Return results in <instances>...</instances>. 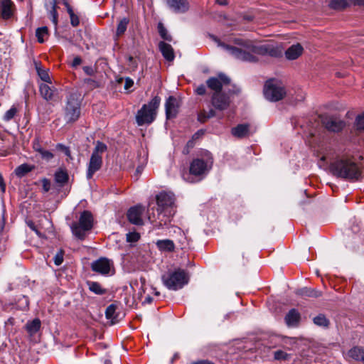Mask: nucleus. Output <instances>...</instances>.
<instances>
[{
	"label": "nucleus",
	"instance_id": "e433bc0d",
	"mask_svg": "<svg viewBox=\"0 0 364 364\" xmlns=\"http://www.w3.org/2000/svg\"><path fill=\"white\" fill-rule=\"evenodd\" d=\"M314 323L318 326L327 327L329 324V321L323 314H319L314 318Z\"/></svg>",
	"mask_w": 364,
	"mask_h": 364
},
{
	"label": "nucleus",
	"instance_id": "69168bd1",
	"mask_svg": "<svg viewBox=\"0 0 364 364\" xmlns=\"http://www.w3.org/2000/svg\"><path fill=\"white\" fill-rule=\"evenodd\" d=\"M145 301L147 303H151L152 301V298L151 296H147L145 299Z\"/></svg>",
	"mask_w": 364,
	"mask_h": 364
},
{
	"label": "nucleus",
	"instance_id": "bb28decb",
	"mask_svg": "<svg viewBox=\"0 0 364 364\" xmlns=\"http://www.w3.org/2000/svg\"><path fill=\"white\" fill-rule=\"evenodd\" d=\"M55 183H58L60 186H64L68 181V174L65 169H58L54 175Z\"/></svg>",
	"mask_w": 364,
	"mask_h": 364
},
{
	"label": "nucleus",
	"instance_id": "5fc2aeb1",
	"mask_svg": "<svg viewBox=\"0 0 364 364\" xmlns=\"http://www.w3.org/2000/svg\"><path fill=\"white\" fill-rule=\"evenodd\" d=\"M81 63H82V59L80 58V57L77 56V57L74 58V59L71 63V65H72V67L75 68L77 65H80Z\"/></svg>",
	"mask_w": 364,
	"mask_h": 364
},
{
	"label": "nucleus",
	"instance_id": "f03ea898",
	"mask_svg": "<svg viewBox=\"0 0 364 364\" xmlns=\"http://www.w3.org/2000/svg\"><path fill=\"white\" fill-rule=\"evenodd\" d=\"M174 200V196L171 193L161 192L156 196L157 220L154 215H149L148 216L149 220L154 224L155 228H162L171 222V218L175 214Z\"/></svg>",
	"mask_w": 364,
	"mask_h": 364
},
{
	"label": "nucleus",
	"instance_id": "0e129e2a",
	"mask_svg": "<svg viewBox=\"0 0 364 364\" xmlns=\"http://www.w3.org/2000/svg\"><path fill=\"white\" fill-rule=\"evenodd\" d=\"M33 148H34L35 151H36L37 152H38V149H42L38 143L35 144L33 145Z\"/></svg>",
	"mask_w": 364,
	"mask_h": 364
},
{
	"label": "nucleus",
	"instance_id": "680f3d73",
	"mask_svg": "<svg viewBox=\"0 0 364 364\" xmlns=\"http://www.w3.org/2000/svg\"><path fill=\"white\" fill-rule=\"evenodd\" d=\"M229 0H216V2L222 6H225L228 4Z\"/></svg>",
	"mask_w": 364,
	"mask_h": 364
},
{
	"label": "nucleus",
	"instance_id": "c85d7f7f",
	"mask_svg": "<svg viewBox=\"0 0 364 364\" xmlns=\"http://www.w3.org/2000/svg\"><path fill=\"white\" fill-rule=\"evenodd\" d=\"M33 168V166L29 165L28 164H23L16 168L14 173L18 177L21 178L26 175L28 173L31 172Z\"/></svg>",
	"mask_w": 364,
	"mask_h": 364
},
{
	"label": "nucleus",
	"instance_id": "f704fd0d",
	"mask_svg": "<svg viewBox=\"0 0 364 364\" xmlns=\"http://www.w3.org/2000/svg\"><path fill=\"white\" fill-rule=\"evenodd\" d=\"M158 31L161 38L164 41L171 42L173 41L171 35L168 33V30L164 26V24H159Z\"/></svg>",
	"mask_w": 364,
	"mask_h": 364
},
{
	"label": "nucleus",
	"instance_id": "a18cd8bd",
	"mask_svg": "<svg viewBox=\"0 0 364 364\" xmlns=\"http://www.w3.org/2000/svg\"><path fill=\"white\" fill-rule=\"evenodd\" d=\"M63 255L64 252L63 250H60L57 252V254L54 257V263L55 265L59 266L63 262Z\"/></svg>",
	"mask_w": 364,
	"mask_h": 364
},
{
	"label": "nucleus",
	"instance_id": "13d9d810",
	"mask_svg": "<svg viewBox=\"0 0 364 364\" xmlns=\"http://www.w3.org/2000/svg\"><path fill=\"white\" fill-rule=\"evenodd\" d=\"M192 364H214V363L209 360H201L193 362Z\"/></svg>",
	"mask_w": 364,
	"mask_h": 364
},
{
	"label": "nucleus",
	"instance_id": "603ef678",
	"mask_svg": "<svg viewBox=\"0 0 364 364\" xmlns=\"http://www.w3.org/2000/svg\"><path fill=\"white\" fill-rule=\"evenodd\" d=\"M329 159V154L328 153H323V155L321 156L320 161H319V166H324L326 161Z\"/></svg>",
	"mask_w": 364,
	"mask_h": 364
},
{
	"label": "nucleus",
	"instance_id": "6e6552de",
	"mask_svg": "<svg viewBox=\"0 0 364 364\" xmlns=\"http://www.w3.org/2000/svg\"><path fill=\"white\" fill-rule=\"evenodd\" d=\"M263 92L265 98L272 102L281 100L286 95L283 83L276 79L267 80L264 85Z\"/></svg>",
	"mask_w": 364,
	"mask_h": 364
},
{
	"label": "nucleus",
	"instance_id": "f8f14e48",
	"mask_svg": "<svg viewBox=\"0 0 364 364\" xmlns=\"http://www.w3.org/2000/svg\"><path fill=\"white\" fill-rule=\"evenodd\" d=\"M230 82V78L223 73H220L218 77H210L206 84L208 88L214 92H220L223 85H228Z\"/></svg>",
	"mask_w": 364,
	"mask_h": 364
},
{
	"label": "nucleus",
	"instance_id": "c9c22d12",
	"mask_svg": "<svg viewBox=\"0 0 364 364\" xmlns=\"http://www.w3.org/2000/svg\"><path fill=\"white\" fill-rule=\"evenodd\" d=\"M63 4L66 8V10L70 18V23H80V19L78 16L74 13V11L71 6L68 4L66 0H63Z\"/></svg>",
	"mask_w": 364,
	"mask_h": 364
},
{
	"label": "nucleus",
	"instance_id": "c756f323",
	"mask_svg": "<svg viewBox=\"0 0 364 364\" xmlns=\"http://www.w3.org/2000/svg\"><path fill=\"white\" fill-rule=\"evenodd\" d=\"M41 324V321L38 318H35L26 323V328L30 334L33 335L38 331Z\"/></svg>",
	"mask_w": 364,
	"mask_h": 364
},
{
	"label": "nucleus",
	"instance_id": "37998d69",
	"mask_svg": "<svg viewBox=\"0 0 364 364\" xmlns=\"http://www.w3.org/2000/svg\"><path fill=\"white\" fill-rule=\"evenodd\" d=\"M38 152L41 154L42 159L50 161L54 157V155L53 153H51L50 151L46 150L44 149H38Z\"/></svg>",
	"mask_w": 364,
	"mask_h": 364
},
{
	"label": "nucleus",
	"instance_id": "473e14b6",
	"mask_svg": "<svg viewBox=\"0 0 364 364\" xmlns=\"http://www.w3.org/2000/svg\"><path fill=\"white\" fill-rule=\"evenodd\" d=\"M89 289L96 294L102 295L105 293L106 290L96 282H88Z\"/></svg>",
	"mask_w": 364,
	"mask_h": 364
},
{
	"label": "nucleus",
	"instance_id": "ddd939ff",
	"mask_svg": "<svg viewBox=\"0 0 364 364\" xmlns=\"http://www.w3.org/2000/svg\"><path fill=\"white\" fill-rule=\"evenodd\" d=\"M144 211L145 208L140 205L131 207L127 214L128 220L134 225H142L144 224L142 215Z\"/></svg>",
	"mask_w": 364,
	"mask_h": 364
},
{
	"label": "nucleus",
	"instance_id": "bf43d9fd",
	"mask_svg": "<svg viewBox=\"0 0 364 364\" xmlns=\"http://www.w3.org/2000/svg\"><path fill=\"white\" fill-rule=\"evenodd\" d=\"M28 226L34 232H36L37 234H38V231L37 230L34 223L32 221L27 222Z\"/></svg>",
	"mask_w": 364,
	"mask_h": 364
},
{
	"label": "nucleus",
	"instance_id": "a211bd4d",
	"mask_svg": "<svg viewBox=\"0 0 364 364\" xmlns=\"http://www.w3.org/2000/svg\"><path fill=\"white\" fill-rule=\"evenodd\" d=\"M168 7L176 13H184L189 9L187 0H166Z\"/></svg>",
	"mask_w": 364,
	"mask_h": 364
},
{
	"label": "nucleus",
	"instance_id": "8fccbe9b",
	"mask_svg": "<svg viewBox=\"0 0 364 364\" xmlns=\"http://www.w3.org/2000/svg\"><path fill=\"white\" fill-rule=\"evenodd\" d=\"M195 91L197 95H203L205 94L206 92L205 86L204 85H200L196 87Z\"/></svg>",
	"mask_w": 364,
	"mask_h": 364
},
{
	"label": "nucleus",
	"instance_id": "9d476101",
	"mask_svg": "<svg viewBox=\"0 0 364 364\" xmlns=\"http://www.w3.org/2000/svg\"><path fill=\"white\" fill-rule=\"evenodd\" d=\"M93 272L102 275H108L111 271L114 272V265L112 260L106 257H100L91 264Z\"/></svg>",
	"mask_w": 364,
	"mask_h": 364
},
{
	"label": "nucleus",
	"instance_id": "412c9836",
	"mask_svg": "<svg viewBox=\"0 0 364 364\" xmlns=\"http://www.w3.org/2000/svg\"><path fill=\"white\" fill-rule=\"evenodd\" d=\"M159 49L161 51L163 57L167 60V61H173L175 58L174 51L172 48V46L166 43L164 41H160L159 43Z\"/></svg>",
	"mask_w": 364,
	"mask_h": 364
},
{
	"label": "nucleus",
	"instance_id": "1a4fd4ad",
	"mask_svg": "<svg viewBox=\"0 0 364 364\" xmlns=\"http://www.w3.org/2000/svg\"><path fill=\"white\" fill-rule=\"evenodd\" d=\"M92 215L89 211H83L79 219V223H74L71 225L73 234L78 239L83 240L86 232L92 228Z\"/></svg>",
	"mask_w": 364,
	"mask_h": 364
},
{
	"label": "nucleus",
	"instance_id": "4c0bfd02",
	"mask_svg": "<svg viewBox=\"0 0 364 364\" xmlns=\"http://www.w3.org/2000/svg\"><path fill=\"white\" fill-rule=\"evenodd\" d=\"M18 110L15 106H12L9 110H7L3 116V120L5 122L11 121L16 114Z\"/></svg>",
	"mask_w": 364,
	"mask_h": 364
},
{
	"label": "nucleus",
	"instance_id": "58836bf2",
	"mask_svg": "<svg viewBox=\"0 0 364 364\" xmlns=\"http://www.w3.org/2000/svg\"><path fill=\"white\" fill-rule=\"evenodd\" d=\"M355 127L358 131L364 132V113L357 116Z\"/></svg>",
	"mask_w": 364,
	"mask_h": 364
},
{
	"label": "nucleus",
	"instance_id": "4468645a",
	"mask_svg": "<svg viewBox=\"0 0 364 364\" xmlns=\"http://www.w3.org/2000/svg\"><path fill=\"white\" fill-rule=\"evenodd\" d=\"M15 12V4L11 0H0V19L11 20Z\"/></svg>",
	"mask_w": 364,
	"mask_h": 364
},
{
	"label": "nucleus",
	"instance_id": "39448f33",
	"mask_svg": "<svg viewBox=\"0 0 364 364\" xmlns=\"http://www.w3.org/2000/svg\"><path fill=\"white\" fill-rule=\"evenodd\" d=\"M160 102L161 98L159 96H155L148 104L144 105L138 110L136 114V122L139 126L149 124L154 121Z\"/></svg>",
	"mask_w": 364,
	"mask_h": 364
},
{
	"label": "nucleus",
	"instance_id": "c03bdc74",
	"mask_svg": "<svg viewBox=\"0 0 364 364\" xmlns=\"http://www.w3.org/2000/svg\"><path fill=\"white\" fill-rule=\"evenodd\" d=\"M56 149L59 151H62L64 152V154L69 157L70 159H73V157L71 156V153L69 147L63 145V144H58L56 145Z\"/></svg>",
	"mask_w": 364,
	"mask_h": 364
},
{
	"label": "nucleus",
	"instance_id": "de8ad7c7",
	"mask_svg": "<svg viewBox=\"0 0 364 364\" xmlns=\"http://www.w3.org/2000/svg\"><path fill=\"white\" fill-rule=\"evenodd\" d=\"M41 183L43 191L48 192L51 186L50 181L46 178H44L41 180Z\"/></svg>",
	"mask_w": 364,
	"mask_h": 364
},
{
	"label": "nucleus",
	"instance_id": "20e7f679",
	"mask_svg": "<svg viewBox=\"0 0 364 364\" xmlns=\"http://www.w3.org/2000/svg\"><path fill=\"white\" fill-rule=\"evenodd\" d=\"M81 95L77 92L70 93L63 107V119L67 124L75 122L81 113Z\"/></svg>",
	"mask_w": 364,
	"mask_h": 364
},
{
	"label": "nucleus",
	"instance_id": "9b49d317",
	"mask_svg": "<svg viewBox=\"0 0 364 364\" xmlns=\"http://www.w3.org/2000/svg\"><path fill=\"white\" fill-rule=\"evenodd\" d=\"M213 161L210 159L204 161L203 159H194L190 165V173L194 176L205 175L211 168Z\"/></svg>",
	"mask_w": 364,
	"mask_h": 364
},
{
	"label": "nucleus",
	"instance_id": "72a5a7b5",
	"mask_svg": "<svg viewBox=\"0 0 364 364\" xmlns=\"http://www.w3.org/2000/svg\"><path fill=\"white\" fill-rule=\"evenodd\" d=\"M50 7L49 18L53 23H58L57 0H52L50 2Z\"/></svg>",
	"mask_w": 364,
	"mask_h": 364
},
{
	"label": "nucleus",
	"instance_id": "6e6d98bb",
	"mask_svg": "<svg viewBox=\"0 0 364 364\" xmlns=\"http://www.w3.org/2000/svg\"><path fill=\"white\" fill-rule=\"evenodd\" d=\"M350 4L360 7H364V0H350Z\"/></svg>",
	"mask_w": 364,
	"mask_h": 364
},
{
	"label": "nucleus",
	"instance_id": "052dcab7",
	"mask_svg": "<svg viewBox=\"0 0 364 364\" xmlns=\"http://www.w3.org/2000/svg\"><path fill=\"white\" fill-rule=\"evenodd\" d=\"M242 20L243 21H252L254 19H253V16L252 15L245 14V15L243 16Z\"/></svg>",
	"mask_w": 364,
	"mask_h": 364
},
{
	"label": "nucleus",
	"instance_id": "79ce46f5",
	"mask_svg": "<svg viewBox=\"0 0 364 364\" xmlns=\"http://www.w3.org/2000/svg\"><path fill=\"white\" fill-rule=\"evenodd\" d=\"M215 114V111L213 109H210L207 114L205 112H202L198 115V119L202 122H205L208 119L214 117Z\"/></svg>",
	"mask_w": 364,
	"mask_h": 364
},
{
	"label": "nucleus",
	"instance_id": "5701e85b",
	"mask_svg": "<svg viewBox=\"0 0 364 364\" xmlns=\"http://www.w3.org/2000/svg\"><path fill=\"white\" fill-rule=\"evenodd\" d=\"M34 65L37 74L41 80L44 82L52 84V81L49 75V70L43 68L41 63L38 61H34Z\"/></svg>",
	"mask_w": 364,
	"mask_h": 364
},
{
	"label": "nucleus",
	"instance_id": "f257e3e1",
	"mask_svg": "<svg viewBox=\"0 0 364 364\" xmlns=\"http://www.w3.org/2000/svg\"><path fill=\"white\" fill-rule=\"evenodd\" d=\"M210 36L214 41L218 43V46L223 48L230 55L240 60L256 62L257 60V55H269L274 58L282 55V50L278 47L272 45L255 46L250 41L235 38L234 40L235 43L241 46L237 48L221 43L213 35Z\"/></svg>",
	"mask_w": 364,
	"mask_h": 364
},
{
	"label": "nucleus",
	"instance_id": "4d7b16f0",
	"mask_svg": "<svg viewBox=\"0 0 364 364\" xmlns=\"http://www.w3.org/2000/svg\"><path fill=\"white\" fill-rule=\"evenodd\" d=\"M0 188L1 192L4 193L6 191V184L4 183L2 175L0 173Z\"/></svg>",
	"mask_w": 364,
	"mask_h": 364
},
{
	"label": "nucleus",
	"instance_id": "423d86ee",
	"mask_svg": "<svg viewBox=\"0 0 364 364\" xmlns=\"http://www.w3.org/2000/svg\"><path fill=\"white\" fill-rule=\"evenodd\" d=\"M161 279L164 286L173 291L183 288L189 280L187 272L180 268L164 274Z\"/></svg>",
	"mask_w": 364,
	"mask_h": 364
},
{
	"label": "nucleus",
	"instance_id": "e2e57ef3",
	"mask_svg": "<svg viewBox=\"0 0 364 364\" xmlns=\"http://www.w3.org/2000/svg\"><path fill=\"white\" fill-rule=\"evenodd\" d=\"M193 140H189L188 142H187V144H186V146H187V150H186V152L188 153V149L189 148H192L193 146Z\"/></svg>",
	"mask_w": 364,
	"mask_h": 364
},
{
	"label": "nucleus",
	"instance_id": "3c124183",
	"mask_svg": "<svg viewBox=\"0 0 364 364\" xmlns=\"http://www.w3.org/2000/svg\"><path fill=\"white\" fill-rule=\"evenodd\" d=\"M83 70L87 75L90 76L94 75L95 73V70L92 66H84Z\"/></svg>",
	"mask_w": 364,
	"mask_h": 364
},
{
	"label": "nucleus",
	"instance_id": "338daca9",
	"mask_svg": "<svg viewBox=\"0 0 364 364\" xmlns=\"http://www.w3.org/2000/svg\"><path fill=\"white\" fill-rule=\"evenodd\" d=\"M119 23H128V21L124 18H123Z\"/></svg>",
	"mask_w": 364,
	"mask_h": 364
},
{
	"label": "nucleus",
	"instance_id": "b1692460",
	"mask_svg": "<svg viewBox=\"0 0 364 364\" xmlns=\"http://www.w3.org/2000/svg\"><path fill=\"white\" fill-rule=\"evenodd\" d=\"M232 134L237 138H244L250 134V125L247 124H238L232 129Z\"/></svg>",
	"mask_w": 364,
	"mask_h": 364
},
{
	"label": "nucleus",
	"instance_id": "7ed1b4c3",
	"mask_svg": "<svg viewBox=\"0 0 364 364\" xmlns=\"http://www.w3.org/2000/svg\"><path fill=\"white\" fill-rule=\"evenodd\" d=\"M331 171L337 177L348 180L358 181L362 176L361 167L352 156H342L331 164Z\"/></svg>",
	"mask_w": 364,
	"mask_h": 364
},
{
	"label": "nucleus",
	"instance_id": "dca6fc26",
	"mask_svg": "<svg viewBox=\"0 0 364 364\" xmlns=\"http://www.w3.org/2000/svg\"><path fill=\"white\" fill-rule=\"evenodd\" d=\"M211 103L215 109L224 110L229 106L230 100L229 97L221 92H214L212 96Z\"/></svg>",
	"mask_w": 364,
	"mask_h": 364
},
{
	"label": "nucleus",
	"instance_id": "864d4df0",
	"mask_svg": "<svg viewBox=\"0 0 364 364\" xmlns=\"http://www.w3.org/2000/svg\"><path fill=\"white\" fill-rule=\"evenodd\" d=\"M134 85V81L129 78V77H127L125 79V84H124V89L125 90H129L130 87H132Z\"/></svg>",
	"mask_w": 364,
	"mask_h": 364
},
{
	"label": "nucleus",
	"instance_id": "f3484780",
	"mask_svg": "<svg viewBox=\"0 0 364 364\" xmlns=\"http://www.w3.org/2000/svg\"><path fill=\"white\" fill-rule=\"evenodd\" d=\"M304 52V48L300 43H296L289 47L285 53V58L289 60L298 59Z\"/></svg>",
	"mask_w": 364,
	"mask_h": 364
},
{
	"label": "nucleus",
	"instance_id": "7c9ffc66",
	"mask_svg": "<svg viewBox=\"0 0 364 364\" xmlns=\"http://www.w3.org/2000/svg\"><path fill=\"white\" fill-rule=\"evenodd\" d=\"M348 355L354 360L362 361L364 357V348L354 347L348 351Z\"/></svg>",
	"mask_w": 364,
	"mask_h": 364
},
{
	"label": "nucleus",
	"instance_id": "a19ab883",
	"mask_svg": "<svg viewBox=\"0 0 364 364\" xmlns=\"http://www.w3.org/2000/svg\"><path fill=\"white\" fill-rule=\"evenodd\" d=\"M274 358L277 360H286L290 358V355L286 352L279 350L274 352Z\"/></svg>",
	"mask_w": 364,
	"mask_h": 364
},
{
	"label": "nucleus",
	"instance_id": "cd10ccee",
	"mask_svg": "<svg viewBox=\"0 0 364 364\" xmlns=\"http://www.w3.org/2000/svg\"><path fill=\"white\" fill-rule=\"evenodd\" d=\"M296 294L301 296L318 297L321 295V293L316 289L305 287L297 290Z\"/></svg>",
	"mask_w": 364,
	"mask_h": 364
},
{
	"label": "nucleus",
	"instance_id": "2f4dec72",
	"mask_svg": "<svg viewBox=\"0 0 364 364\" xmlns=\"http://www.w3.org/2000/svg\"><path fill=\"white\" fill-rule=\"evenodd\" d=\"M38 41L43 43L48 37V29L46 26L38 28L36 31Z\"/></svg>",
	"mask_w": 364,
	"mask_h": 364
},
{
	"label": "nucleus",
	"instance_id": "393cba45",
	"mask_svg": "<svg viewBox=\"0 0 364 364\" xmlns=\"http://www.w3.org/2000/svg\"><path fill=\"white\" fill-rule=\"evenodd\" d=\"M157 248L161 252H173L175 250V245L171 240H159L156 242Z\"/></svg>",
	"mask_w": 364,
	"mask_h": 364
},
{
	"label": "nucleus",
	"instance_id": "09e8293b",
	"mask_svg": "<svg viewBox=\"0 0 364 364\" xmlns=\"http://www.w3.org/2000/svg\"><path fill=\"white\" fill-rule=\"evenodd\" d=\"M126 30H127V24H118L116 35L117 36H120L125 32Z\"/></svg>",
	"mask_w": 364,
	"mask_h": 364
},
{
	"label": "nucleus",
	"instance_id": "6ab92c4d",
	"mask_svg": "<svg viewBox=\"0 0 364 364\" xmlns=\"http://www.w3.org/2000/svg\"><path fill=\"white\" fill-rule=\"evenodd\" d=\"M165 107L167 118L169 119L176 117L178 107L177 99L173 96H170L166 102Z\"/></svg>",
	"mask_w": 364,
	"mask_h": 364
},
{
	"label": "nucleus",
	"instance_id": "ea45409f",
	"mask_svg": "<svg viewBox=\"0 0 364 364\" xmlns=\"http://www.w3.org/2000/svg\"><path fill=\"white\" fill-rule=\"evenodd\" d=\"M116 306L114 304H110L107 306L105 311V315L107 318L114 320L116 318L115 312H116Z\"/></svg>",
	"mask_w": 364,
	"mask_h": 364
},
{
	"label": "nucleus",
	"instance_id": "2eb2a0df",
	"mask_svg": "<svg viewBox=\"0 0 364 364\" xmlns=\"http://www.w3.org/2000/svg\"><path fill=\"white\" fill-rule=\"evenodd\" d=\"M321 122L326 129L333 132H340L345 126L342 120L331 116L323 117Z\"/></svg>",
	"mask_w": 364,
	"mask_h": 364
},
{
	"label": "nucleus",
	"instance_id": "774afa93",
	"mask_svg": "<svg viewBox=\"0 0 364 364\" xmlns=\"http://www.w3.org/2000/svg\"><path fill=\"white\" fill-rule=\"evenodd\" d=\"M133 60H134L133 57H132V56H129V61L130 63H132V62L133 61Z\"/></svg>",
	"mask_w": 364,
	"mask_h": 364
},
{
	"label": "nucleus",
	"instance_id": "a878e982",
	"mask_svg": "<svg viewBox=\"0 0 364 364\" xmlns=\"http://www.w3.org/2000/svg\"><path fill=\"white\" fill-rule=\"evenodd\" d=\"M350 6V0H330L328 6L330 9L341 11Z\"/></svg>",
	"mask_w": 364,
	"mask_h": 364
},
{
	"label": "nucleus",
	"instance_id": "49530a36",
	"mask_svg": "<svg viewBox=\"0 0 364 364\" xmlns=\"http://www.w3.org/2000/svg\"><path fill=\"white\" fill-rule=\"evenodd\" d=\"M140 235L136 232H129L127 234V240L128 242H136L139 240Z\"/></svg>",
	"mask_w": 364,
	"mask_h": 364
},
{
	"label": "nucleus",
	"instance_id": "4be33fe9",
	"mask_svg": "<svg viewBox=\"0 0 364 364\" xmlns=\"http://www.w3.org/2000/svg\"><path fill=\"white\" fill-rule=\"evenodd\" d=\"M39 91L43 99L50 101L53 99L54 93L56 90L46 83H41L39 85Z\"/></svg>",
	"mask_w": 364,
	"mask_h": 364
},
{
	"label": "nucleus",
	"instance_id": "0eeeda50",
	"mask_svg": "<svg viewBox=\"0 0 364 364\" xmlns=\"http://www.w3.org/2000/svg\"><path fill=\"white\" fill-rule=\"evenodd\" d=\"M106 150L107 146L104 143L99 141H97L87 164L86 173L87 179H91L94 173L101 168L102 165V154Z\"/></svg>",
	"mask_w": 364,
	"mask_h": 364
},
{
	"label": "nucleus",
	"instance_id": "aec40b11",
	"mask_svg": "<svg viewBox=\"0 0 364 364\" xmlns=\"http://www.w3.org/2000/svg\"><path fill=\"white\" fill-rule=\"evenodd\" d=\"M301 315L299 312L295 309H291L285 316V323L289 327H296L300 322Z\"/></svg>",
	"mask_w": 364,
	"mask_h": 364
}]
</instances>
